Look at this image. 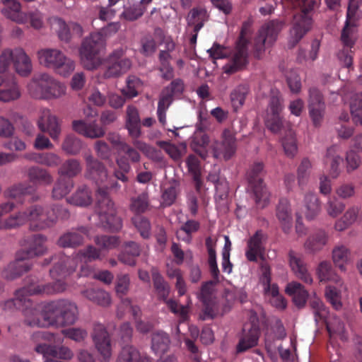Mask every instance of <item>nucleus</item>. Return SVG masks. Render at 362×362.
I'll return each mask as SVG.
<instances>
[{
    "instance_id": "obj_1",
    "label": "nucleus",
    "mask_w": 362,
    "mask_h": 362,
    "mask_svg": "<svg viewBox=\"0 0 362 362\" xmlns=\"http://www.w3.org/2000/svg\"><path fill=\"white\" fill-rule=\"evenodd\" d=\"M66 284L61 280L45 284H29L15 293V298L5 300L2 308L5 310H21L25 317L24 322L30 327L40 325V310L36 303L28 297L32 295H52L64 291Z\"/></svg>"
},
{
    "instance_id": "obj_2",
    "label": "nucleus",
    "mask_w": 362,
    "mask_h": 362,
    "mask_svg": "<svg viewBox=\"0 0 362 362\" xmlns=\"http://www.w3.org/2000/svg\"><path fill=\"white\" fill-rule=\"evenodd\" d=\"M95 193L96 211L102 227L111 232L119 231L122 228V221L117 215L114 202L110 199L107 189L118 190L120 185L107 176V181L102 184Z\"/></svg>"
},
{
    "instance_id": "obj_3",
    "label": "nucleus",
    "mask_w": 362,
    "mask_h": 362,
    "mask_svg": "<svg viewBox=\"0 0 362 362\" xmlns=\"http://www.w3.org/2000/svg\"><path fill=\"white\" fill-rule=\"evenodd\" d=\"M40 316L42 320L40 319V325H35L36 327L71 325L78 319V308L74 303L65 299L51 301L44 305Z\"/></svg>"
},
{
    "instance_id": "obj_4",
    "label": "nucleus",
    "mask_w": 362,
    "mask_h": 362,
    "mask_svg": "<svg viewBox=\"0 0 362 362\" xmlns=\"http://www.w3.org/2000/svg\"><path fill=\"white\" fill-rule=\"evenodd\" d=\"M284 6L299 8L300 11L293 16V24L290 31L289 45L296 46L310 30L312 18L310 16L317 2L315 0H281Z\"/></svg>"
},
{
    "instance_id": "obj_5",
    "label": "nucleus",
    "mask_w": 362,
    "mask_h": 362,
    "mask_svg": "<svg viewBox=\"0 0 362 362\" xmlns=\"http://www.w3.org/2000/svg\"><path fill=\"white\" fill-rule=\"evenodd\" d=\"M100 250L93 245L79 250L73 255L72 257L61 254L55 259H58L62 264H68V266L62 268L61 264H56L55 267L51 270V276L55 279V281L61 280L65 283L63 279L75 272L78 262H91L100 259Z\"/></svg>"
},
{
    "instance_id": "obj_6",
    "label": "nucleus",
    "mask_w": 362,
    "mask_h": 362,
    "mask_svg": "<svg viewBox=\"0 0 362 362\" xmlns=\"http://www.w3.org/2000/svg\"><path fill=\"white\" fill-rule=\"evenodd\" d=\"M30 95L35 99H54L64 95L66 87L55 80L52 76L45 74H35L28 84Z\"/></svg>"
},
{
    "instance_id": "obj_7",
    "label": "nucleus",
    "mask_w": 362,
    "mask_h": 362,
    "mask_svg": "<svg viewBox=\"0 0 362 362\" xmlns=\"http://www.w3.org/2000/svg\"><path fill=\"white\" fill-rule=\"evenodd\" d=\"M253 21L248 18L243 23L240 36L236 42L234 53L228 64L224 66L226 74H231L246 67L248 60L249 37L252 33Z\"/></svg>"
},
{
    "instance_id": "obj_8",
    "label": "nucleus",
    "mask_w": 362,
    "mask_h": 362,
    "mask_svg": "<svg viewBox=\"0 0 362 362\" xmlns=\"http://www.w3.org/2000/svg\"><path fill=\"white\" fill-rule=\"evenodd\" d=\"M356 15L355 6L347 8L346 21L340 36L343 48L339 52L338 57L347 68L353 64L352 48L356 41V27L357 19Z\"/></svg>"
},
{
    "instance_id": "obj_9",
    "label": "nucleus",
    "mask_w": 362,
    "mask_h": 362,
    "mask_svg": "<svg viewBox=\"0 0 362 362\" xmlns=\"http://www.w3.org/2000/svg\"><path fill=\"white\" fill-rule=\"evenodd\" d=\"M151 277L155 293L158 300H163L168 309L184 322L188 318L187 306L180 305L173 299H168L170 286L156 268H152Z\"/></svg>"
},
{
    "instance_id": "obj_10",
    "label": "nucleus",
    "mask_w": 362,
    "mask_h": 362,
    "mask_svg": "<svg viewBox=\"0 0 362 362\" xmlns=\"http://www.w3.org/2000/svg\"><path fill=\"white\" fill-rule=\"evenodd\" d=\"M284 25V21L273 20L261 27L251 42L252 52L256 59L262 57L266 47L271 46L276 40L279 33Z\"/></svg>"
},
{
    "instance_id": "obj_11",
    "label": "nucleus",
    "mask_w": 362,
    "mask_h": 362,
    "mask_svg": "<svg viewBox=\"0 0 362 362\" xmlns=\"http://www.w3.org/2000/svg\"><path fill=\"white\" fill-rule=\"evenodd\" d=\"M105 46V38L99 33H93L83 40L80 48V54L81 62L86 69L93 70L100 65V53Z\"/></svg>"
},
{
    "instance_id": "obj_12",
    "label": "nucleus",
    "mask_w": 362,
    "mask_h": 362,
    "mask_svg": "<svg viewBox=\"0 0 362 362\" xmlns=\"http://www.w3.org/2000/svg\"><path fill=\"white\" fill-rule=\"evenodd\" d=\"M37 57L40 64L53 69L64 77L70 75L75 69L74 62L56 49H41L38 51Z\"/></svg>"
},
{
    "instance_id": "obj_13",
    "label": "nucleus",
    "mask_w": 362,
    "mask_h": 362,
    "mask_svg": "<svg viewBox=\"0 0 362 362\" xmlns=\"http://www.w3.org/2000/svg\"><path fill=\"white\" fill-rule=\"evenodd\" d=\"M264 164L262 162L254 163L247 172V179L252 189L257 207L263 209L269 201V193L264 183Z\"/></svg>"
},
{
    "instance_id": "obj_14",
    "label": "nucleus",
    "mask_w": 362,
    "mask_h": 362,
    "mask_svg": "<svg viewBox=\"0 0 362 362\" xmlns=\"http://www.w3.org/2000/svg\"><path fill=\"white\" fill-rule=\"evenodd\" d=\"M284 109L283 100L279 94H273L267 108L264 123L268 129L273 133H278L283 127L281 113Z\"/></svg>"
},
{
    "instance_id": "obj_15",
    "label": "nucleus",
    "mask_w": 362,
    "mask_h": 362,
    "mask_svg": "<svg viewBox=\"0 0 362 362\" xmlns=\"http://www.w3.org/2000/svg\"><path fill=\"white\" fill-rule=\"evenodd\" d=\"M26 211L30 230H41L54 226L55 216H49L48 207L35 204L30 206Z\"/></svg>"
},
{
    "instance_id": "obj_16",
    "label": "nucleus",
    "mask_w": 362,
    "mask_h": 362,
    "mask_svg": "<svg viewBox=\"0 0 362 362\" xmlns=\"http://www.w3.org/2000/svg\"><path fill=\"white\" fill-rule=\"evenodd\" d=\"M236 151V139L233 131L226 129L222 133V141L212 145L213 156L216 158L229 160Z\"/></svg>"
},
{
    "instance_id": "obj_17",
    "label": "nucleus",
    "mask_w": 362,
    "mask_h": 362,
    "mask_svg": "<svg viewBox=\"0 0 362 362\" xmlns=\"http://www.w3.org/2000/svg\"><path fill=\"white\" fill-rule=\"evenodd\" d=\"M39 129L47 133L54 141H58L62 133V122L49 109H42L37 122Z\"/></svg>"
},
{
    "instance_id": "obj_18",
    "label": "nucleus",
    "mask_w": 362,
    "mask_h": 362,
    "mask_svg": "<svg viewBox=\"0 0 362 362\" xmlns=\"http://www.w3.org/2000/svg\"><path fill=\"white\" fill-rule=\"evenodd\" d=\"M51 24L57 33L59 38L66 42H69L73 37H81L83 33V28L80 24L75 22L66 23L60 18H52Z\"/></svg>"
},
{
    "instance_id": "obj_19",
    "label": "nucleus",
    "mask_w": 362,
    "mask_h": 362,
    "mask_svg": "<svg viewBox=\"0 0 362 362\" xmlns=\"http://www.w3.org/2000/svg\"><path fill=\"white\" fill-rule=\"evenodd\" d=\"M260 334V327L252 325H244L235 346V354H240L257 346Z\"/></svg>"
},
{
    "instance_id": "obj_20",
    "label": "nucleus",
    "mask_w": 362,
    "mask_h": 362,
    "mask_svg": "<svg viewBox=\"0 0 362 362\" xmlns=\"http://www.w3.org/2000/svg\"><path fill=\"white\" fill-rule=\"evenodd\" d=\"M267 235L262 230H258L247 242L245 257L250 262H257L258 257L262 258L265 252V243Z\"/></svg>"
},
{
    "instance_id": "obj_21",
    "label": "nucleus",
    "mask_w": 362,
    "mask_h": 362,
    "mask_svg": "<svg viewBox=\"0 0 362 362\" xmlns=\"http://www.w3.org/2000/svg\"><path fill=\"white\" fill-rule=\"evenodd\" d=\"M92 337L95 346L103 360L105 362L108 361L112 356V349L110 335L105 326L99 323L95 324Z\"/></svg>"
},
{
    "instance_id": "obj_22",
    "label": "nucleus",
    "mask_w": 362,
    "mask_h": 362,
    "mask_svg": "<svg viewBox=\"0 0 362 362\" xmlns=\"http://www.w3.org/2000/svg\"><path fill=\"white\" fill-rule=\"evenodd\" d=\"M85 176L100 185L107 181V170L105 165L92 155H86Z\"/></svg>"
},
{
    "instance_id": "obj_23",
    "label": "nucleus",
    "mask_w": 362,
    "mask_h": 362,
    "mask_svg": "<svg viewBox=\"0 0 362 362\" xmlns=\"http://www.w3.org/2000/svg\"><path fill=\"white\" fill-rule=\"evenodd\" d=\"M47 237L42 234H35L24 240L25 248L18 250L28 260L36 256L43 255L47 251Z\"/></svg>"
},
{
    "instance_id": "obj_24",
    "label": "nucleus",
    "mask_w": 362,
    "mask_h": 362,
    "mask_svg": "<svg viewBox=\"0 0 362 362\" xmlns=\"http://www.w3.org/2000/svg\"><path fill=\"white\" fill-rule=\"evenodd\" d=\"M90 228L87 226H79L73 228L62 235L57 240V245L61 247H76L84 242L85 237L89 236Z\"/></svg>"
},
{
    "instance_id": "obj_25",
    "label": "nucleus",
    "mask_w": 362,
    "mask_h": 362,
    "mask_svg": "<svg viewBox=\"0 0 362 362\" xmlns=\"http://www.w3.org/2000/svg\"><path fill=\"white\" fill-rule=\"evenodd\" d=\"M22 254L18 252H16L15 260L10 262L3 271L2 276L4 278L8 280H13L31 269L32 264Z\"/></svg>"
},
{
    "instance_id": "obj_26",
    "label": "nucleus",
    "mask_w": 362,
    "mask_h": 362,
    "mask_svg": "<svg viewBox=\"0 0 362 362\" xmlns=\"http://www.w3.org/2000/svg\"><path fill=\"white\" fill-rule=\"evenodd\" d=\"M328 242V233L324 229H318L308 237L303 247L308 254L315 255L322 251Z\"/></svg>"
},
{
    "instance_id": "obj_27",
    "label": "nucleus",
    "mask_w": 362,
    "mask_h": 362,
    "mask_svg": "<svg viewBox=\"0 0 362 362\" xmlns=\"http://www.w3.org/2000/svg\"><path fill=\"white\" fill-rule=\"evenodd\" d=\"M72 128L76 132L90 139L100 138L105 134V129L95 120L90 122L81 119L74 120Z\"/></svg>"
},
{
    "instance_id": "obj_28",
    "label": "nucleus",
    "mask_w": 362,
    "mask_h": 362,
    "mask_svg": "<svg viewBox=\"0 0 362 362\" xmlns=\"http://www.w3.org/2000/svg\"><path fill=\"white\" fill-rule=\"evenodd\" d=\"M35 351L43 355L45 362L47 358L68 360L72 358L73 353L68 347L62 346H50L46 344H40L36 346Z\"/></svg>"
},
{
    "instance_id": "obj_29",
    "label": "nucleus",
    "mask_w": 362,
    "mask_h": 362,
    "mask_svg": "<svg viewBox=\"0 0 362 362\" xmlns=\"http://www.w3.org/2000/svg\"><path fill=\"white\" fill-rule=\"evenodd\" d=\"M288 261L291 270L297 278L308 284L313 283V278L308 272L306 264L300 255L297 254L293 250H290L288 252Z\"/></svg>"
},
{
    "instance_id": "obj_30",
    "label": "nucleus",
    "mask_w": 362,
    "mask_h": 362,
    "mask_svg": "<svg viewBox=\"0 0 362 362\" xmlns=\"http://www.w3.org/2000/svg\"><path fill=\"white\" fill-rule=\"evenodd\" d=\"M13 66L16 71L22 76H28L33 69L31 59L21 47L14 48Z\"/></svg>"
},
{
    "instance_id": "obj_31",
    "label": "nucleus",
    "mask_w": 362,
    "mask_h": 362,
    "mask_svg": "<svg viewBox=\"0 0 362 362\" xmlns=\"http://www.w3.org/2000/svg\"><path fill=\"white\" fill-rule=\"evenodd\" d=\"M4 5L1 13L7 18L17 23H25L28 21L27 14L21 11V6L16 0H0Z\"/></svg>"
},
{
    "instance_id": "obj_32",
    "label": "nucleus",
    "mask_w": 362,
    "mask_h": 362,
    "mask_svg": "<svg viewBox=\"0 0 362 362\" xmlns=\"http://www.w3.org/2000/svg\"><path fill=\"white\" fill-rule=\"evenodd\" d=\"M207 11L204 8H194L189 13V25H193L194 34L189 39L191 45H195L197 39V34L204 26V22L207 20Z\"/></svg>"
},
{
    "instance_id": "obj_33",
    "label": "nucleus",
    "mask_w": 362,
    "mask_h": 362,
    "mask_svg": "<svg viewBox=\"0 0 362 362\" xmlns=\"http://www.w3.org/2000/svg\"><path fill=\"white\" fill-rule=\"evenodd\" d=\"M276 215L281 223L282 230L288 233L292 226V214L290 203L287 199L282 198L276 206Z\"/></svg>"
},
{
    "instance_id": "obj_34",
    "label": "nucleus",
    "mask_w": 362,
    "mask_h": 362,
    "mask_svg": "<svg viewBox=\"0 0 362 362\" xmlns=\"http://www.w3.org/2000/svg\"><path fill=\"white\" fill-rule=\"evenodd\" d=\"M285 291L286 294L292 297L293 303L298 308H302L305 305L309 293L301 284L291 281L287 284Z\"/></svg>"
},
{
    "instance_id": "obj_35",
    "label": "nucleus",
    "mask_w": 362,
    "mask_h": 362,
    "mask_svg": "<svg viewBox=\"0 0 362 362\" xmlns=\"http://www.w3.org/2000/svg\"><path fill=\"white\" fill-rule=\"evenodd\" d=\"M126 128L132 139H137L141 136V119L139 111L132 105H129L127 108Z\"/></svg>"
},
{
    "instance_id": "obj_36",
    "label": "nucleus",
    "mask_w": 362,
    "mask_h": 362,
    "mask_svg": "<svg viewBox=\"0 0 362 362\" xmlns=\"http://www.w3.org/2000/svg\"><path fill=\"white\" fill-rule=\"evenodd\" d=\"M317 274L320 282H332L338 286L342 284L341 279L334 272L332 264L328 261H322L319 264Z\"/></svg>"
},
{
    "instance_id": "obj_37",
    "label": "nucleus",
    "mask_w": 362,
    "mask_h": 362,
    "mask_svg": "<svg viewBox=\"0 0 362 362\" xmlns=\"http://www.w3.org/2000/svg\"><path fill=\"white\" fill-rule=\"evenodd\" d=\"M304 214L307 220L315 219L321 211V206L317 194L308 192L304 197Z\"/></svg>"
},
{
    "instance_id": "obj_38",
    "label": "nucleus",
    "mask_w": 362,
    "mask_h": 362,
    "mask_svg": "<svg viewBox=\"0 0 362 362\" xmlns=\"http://www.w3.org/2000/svg\"><path fill=\"white\" fill-rule=\"evenodd\" d=\"M332 259L337 267L341 271H345L346 265L351 260V251L344 245H337L332 249Z\"/></svg>"
},
{
    "instance_id": "obj_39",
    "label": "nucleus",
    "mask_w": 362,
    "mask_h": 362,
    "mask_svg": "<svg viewBox=\"0 0 362 362\" xmlns=\"http://www.w3.org/2000/svg\"><path fill=\"white\" fill-rule=\"evenodd\" d=\"M117 362H151V358L141 355L133 346H124L117 359Z\"/></svg>"
},
{
    "instance_id": "obj_40",
    "label": "nucleus",
    "mask_w": 362,
    "mask_h": 362,
    "mask_svg": "<svg viewBox=\"0 0 362 362\" xmlns=\"http://www.w3.org/2000/svg\"><path fill=\"white\" fill-rule=\"evenodd\" d=\"M325 162L330 165L329 175L334 179L337 178L341 173L339 165L343 162V158L337 154V146H332L327 148Z\"/></svg>"
},
{
    "instance_id": "obj_41",
    "label": "nucleus",
    "mask_w": 362,
    "mask_h": 362,
    "mask_svg": "<svg viewBox=\"0 0 362 362\" xmlns=\"http://www.w3.org/2000/svg\"><path fill=\"white\" fill-rule=\"evenodd\" d=\"M28 177L29 180L34 185H49L53 178L49 173L44 168L39 166H32L28 170Z\"/></svg>"
},
{
    "instance_id": "obj_42",
    "label": "nucleus",
    "mask_w": 362,
    "mask_h": 362,
    "mask_svg": "<svg viewBox=\"0 0 362 362\" xmlns=\"http://www.w3.org/2000/svg\"><path fill=\"white\" fill-rule=\"evenodd\" d=\"M66 202L78 206H87L92 203L91 192L86 185L80 186L70 197L66 199Z\"/></svg>"
},
{
    "instance_id": "obj_43",
    "label": "nucleus",
    "mask_w": 362,
    "mask_h": 362,
    "mask_svg": "<svg viewBox=\"0 0 362 362\" xmlns=\"http://www.w3.org/2000/svg\"><path fill=\"white\" fill-rule=\"evenodd\" d=\"M141 248L138 243L134 241L127 242L124 251L119 255V259L124 264L129 266L136 264V257L139 256Z\"/></svg>"
},
{
    "instance_id": "obj_44",
    "label": "nucleus",
    "mask_w": 362,
    "mask_h": 362,
    "mask_svg": "<svg viewBox=\"0 0 362 362\" xmlns=\"http://www.w3.org/2000/svg\"><path fill=\"white\" fill-rule=\"evenodd\" d=\"M197 127L198 131L195 132L192 138L191 147L195 152L199 153L202 158H205L206 152L204 150L209 144V137L203 132L204 127H202V124H197Z\"/></svg>"
},
{
    "instance_id": "obj_45",
    "label": "nucleus",
    "mask_w": 362,
    "mask_h": 362,
    "mask_svg": "<svg viewBox=\"0 0 362 362\" xmlns=\"http://www.w3.org/2000/svg\"><path fill=\"white\" fill-rule=\"evenodd\" d=\"M261 277L260 281L264 287V291L272 297L279 296V287L276 284H271V268L267 263L263 262L260 266Z\"/></svg>"
},
{
    "instance_id": "obj_46",
    "label": "nucleus",
    "mask_w": 362,
    "mask_h": 362,
    "mask_svg": "<svg viewBox=\"0 0 362 362\" xmlns=\"http://www.w3.org/2000/svg\"><path fill=\"white\" fill-rule=\"evenodd\" d=\"M21 91L17 82L12 79L6 82L2 88H0V101L8 103L18 100L21 97Z\"/></svg>"
},
{
    "instance_id": "obj_47",
    "label": "nucleus",
    "mask_w": 362,
    "mask_h": 362,
    "mask_svg": "<svg viewBox=\"0 0 362 362\" xmlns=\"http://www.w3.org/2000/svg\"><path fill=\"white\" fill-rule=\"evenodd\" d=\"M74 185L71 179L66 177H59L55 182L52 194L54 199H61L66 197L73 189Z\"/></svg>"
},
{
    "instance_id": "obj_48",
    "label": "nucleus",
    "mask_w": 362,
    "mask_h": 362,
    "mask_svg": "<svg viewBox=\"0 0 362 362\" xmlns=\"http://www.w3.org/2000/svg\"><path fill=\"white\" fill-rule=\"evenodd\" d=\"M170 340L168 334L163 331H158L152 334L151 349L156 354L166 352Z\"/></svg>"
},
{
    "instance_id": "obj_49",
    "label": "nucleus",
    "mask_w": 362,
    "mask_h": 362,
    "mask_svg": "<svg viewBox=\"0 0 362 362\" xmlns=\"http://www.w3.org/2000/svg\"><path fill=\"white\" fill-rule=\"evenodd\" d=\"M82 294L89 300L100 306H108L111 302L109 293L101 289H86L82 291Z\"/></svg>"
},
{
    "instance_id": "obj_50",
    "label": "nucleus",
    "mask_w": 362,
    "mask_h": 362,
    "mask_svg": "<svg viewBox=\"0 0 362 362\" xmlns=\"http://www.w3.org/2000/svg\"><path fill=\"white\" fill-rule=\"evenodd\" d=\"M82 166L81 162L75 158L65 160L58 170V174L66 176V178H72L81 173Z\"/></svg>"
},
{
    "instance_id": "obj_51",
    "label": "nucleus",
    "mask_w": 362,
    "mask_h": 362,
    "mask_svg": "<svg viewBox=\"0 0 362 362\" xmlns=\"http://www.w3.org/2000/svg\"><path fill=\"white\" fill-rule=\"evenodd\" d=\"M27 222H29L27 211H18L15 214L11 215L4 221H0V228H16L21 226H23Z\"/></svg>"
},
{
    "instance_id": "obj_52",
    "label": "nucleus",
    "mask_w": 362,
    "mask_h": 362,
    "mask_svg": "<svg viewBox=\"0 0 362 362\" xmlns=\"http://www.w3.org/2000/svg\"><path fill=\"white\" fill-rule=\"evenodd\" d=\"M341 285H327L325 288V296L327 302H329L334 309L339 310L342 307L341 301Z\"/></svg>"
},
{
    "instance_id": "obj_53",
    "label": "nucleus",
    "mask_w": 362,
    "mask_h": 362,
    "mask_svg": "<svg viewBox=\"0 0 362 362\" xmlns=\"http://www.w3.org/2000/svg\"><path fill=\"white\" fill-rule=\"evenodd\" d=\"M349 107L353 122L356 125H362V93L353 96Z\"/></svg>"
},
{
    "instance_id": "obj_54",
    "label": "nucleus",
    "mask_w": 362,
    "mask_h": 362,
    "mask_svg": "<svg viewBox=\"0 0 362 362\" xmlns=\"http://www.w3.org/2000/svg\"><path fill=\"white\" fill-rule=\"evenodd\" d=\"M132 222L144 239L150 238L151 234V225L147 218L141 215H134L132 218Z\"/></svg>"
},
{
    "instance_id": "obj_55",
    "label": "nucleus",
    "mask_w": 362,
    "mask_h": 362,
    "mask_svg": "<svg viewBox=\"0 0 362 362\" xmlns=\"http://www.w3.org/2000/svg\"><path fill=\"white\" fill-rule=\"evenodd\" d=\"M309 305L313 310L316 323L325 321L327 316L328 310L322 300L319 298L314 297L310 300Z\"/></svg>"
},
{
    "instance_id": "obj_56",
    "label": "nucleus",
    "mask_w": 362,
    "mask_h": 362,
    "mask_svg": "<svg viewBox=\"0 0 362 362\" xmlns=\"http://www.w3.org/2000/svg\"><path fill=\"white\" fill-rule=\"evenodd\" d=\"M83 147L81 140L74 135H68L64 139L62 148L67 154L76 155Z\"/></svg>"
},
{
    "instance_id": "obj_57",
    "label": "nucleus",
    "mask_w": 362,
    "mask_h": 362,
    "mask_svg": "<svg viewBox=\"0 0 362 362\" xmlns=\"http://www.w3.org/2000/svg\"><path fill=\"white\" fill-rule=\"evenodd\" d=\"M308 107L309 116L313 125L316 127H320L323 121L325 112V103L308 104Z\"/></svg>"
},
{
    "instance_id": "obj_58",
    "label": "nucleus",
    "mask_w": 362,
    "mask_h": 362,
    "mask_svg": "<svg viewBox=\"0 0 362 362\" xmlns=\"http://www.w3.org/2000/svg\"><path fill=\"white\" fill-rule=\"evenodd\" d=\"M311 168L310 160L308 158H303L297 169L298 184L301 189H303L308 181Z\"/></svg>"
},
{
    "instance_id": "obj_59",
    "label": "nucleus",
    "mask_w": 362,
    "mask_h": 362,
    "mask_svg": "<svg viewBox=\"0 0 362 362\" xmlns=\"http://www.w3.org/2000/svg\"><path fill=\"white\" fill-rule=\"evenodd\" d=\"M148 207V195L145 193H141L137 197L131 199V204L129 205L130 210L135 214V215H140L144 213Z\"/></svg>"
},
{
    "instance_id": "obj_60",
    "label": "nucleus",
    "mask_w": 362,
    "mask_h": 362,
    "mask_svg": "<svg viewBox=\"0 0 362 362\" xmlns=\"http://www.w3.org/2000/svg\"><path fill=\"white\" fill-rule=\"evenodd\" d=\"M35 191V188L30 185L19 183L9 187L4 192V196L8 198L16 199L22 195L30 194Z\"/></svg>"
},
{
    "instance_id": "obj_61",
    "label": "nucleus",
    "mask_w": 362,
    "mask_h": 362,
    "mask_svg": "<svg viewBox=\"0 0 362 362\" xmlns=\"http://www.w3.org/2000/svg\"><path fill=\"white\" fill-rule=\"evenodd\" d=\"M345 207V204L335 197H329L325 206L327 214L332 218H336L340 215Z\"/></svg>"
},
{
    "instance_id": "obj_62",
    "label": "nucleus",
    "mask_w": 362,
    "mask_h": 362,
    "mask_svg": "<svg viewBox=\"0 0 362 362\" xmlns=\"http://www.w3.org/2000/svg\"><path fill=\"white\" fill-rule=\"evenodd\" d=\"M145 11V6L138 3L124 8L121 16L127 21H134L142 16Z\"/></svg>"
},
{
    "instance_id": "obj_63",
    "label": "nucleus",
    "mask_w": 362,
    "mask_h": 362,
    "mask_svg": "<svg viewBox=\"0 0 362 362\" xmlns=\"http://www.w3.org/2000/svg\"><path fill=\"white\" fill-rule=\"evenodd\" d=\"M178 185L176 182H174L164 188L162 193V204L164 206H170L174 204L178 194Z\"/></svg>"
},
{
    "instance_id": "obj_64",
    "label": "nucleus",
    "mask_w": 362,
    "mask_h": 362,
    "mask_svg": "<svg viewBox=\"0 0 362 362\" xmlns=\"http://www.w3.org/2000/svg\"><path fill=\"white\" fill-rule=\"evenodd\" d=\"M127 87L122 90V94L128 99L138 95V88L141 85V80L135 76H129L126 81Z\"/></svg>"
}]
</instances>
